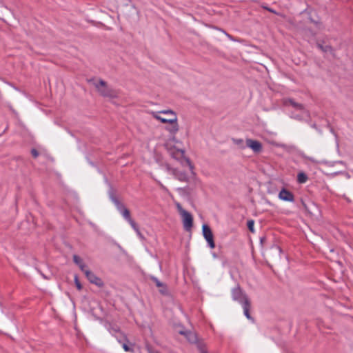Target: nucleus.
<instances>
[{"instance_id": "obj_13", "label": "nucleus", "mask_w": 353, "mask_h": 353, "mask_svg": "<svg viewBox=\"0 0 353 353\" xmlns=\"http://www.w3.org/2000/svg\"><path fill=\"white\" fill-rule=\"evenodd\" d=\"M172 156L174 159H179V157H184L187 164L188 165L190 170L192 171L194 170V165L191 163L189 158L185 157V151L183 150H178L176 152H173Z\"/></svg>"}, {"instance_id": "obj_27", "label": "nucleus", "mask_w": 353, "mask_h": 353, "mask_svg": "<svg viewBox=\"0 0 353 353\" xmlns=\"http://www.w3.org/2000/svg\"><path fill=\"white\" fill-rule=\"evenodd\" d=\"M302 157H303V159L309 160V161H310L312 162H315L316 161L315 159L313 157H307L306 155H303Z\"/></svg>"}, {"instance_id": "obj_8", "label": "nucleus", "mask_w": 353, "mask_h": 353, "mask_svg": "<svg viewBox=\"0 0 353 353\" xmlns=\"http://www.w3.org/2000/svg\"><path fill=\"white\" fill-rule=\"evenodd\" d=\"M181 216L183 218V228L186 231H190L193 226V217L188 211H182Z\"/></svg>"}, {"instance_id": "obj_1", "label": "nucleus", "mask_w": 353, "mask_h": 353, "mask_svg": "<svg viewBox=\"0 0 353 353\" xmlns=\"http://www.w3.org/2000/svg\"><path fill=\"white\" fill-rule=\"evenodd\" d=\"M152 116L163 123H170V126L167 127L166 130L171 134H175L179 131V125L177 123V116L176 113L171 110H165L159 112H151Z\"/></svg>"}, {"instance_id": "obj_7", "label": "nucleus", "mask_w": 353, "mask_h": 353, "mask_svg": "<svg viewBox=\"0 0 353 353\" xmlns=\"http://www.w3.org/2000/svg\"><path fill=\"white\" fill-rule=\"evenodd\" d=\"M203 230V235L208 242L209 246L210 248H215V243L214 241V236L212 232L210 229V228L208 225L204 224L202 227Z\"/></svg>"}, {"instance_id": "obj_19", "label": "nucleus", "mask_w": 353, "mask_h": 353, "mask_svg": "<svg viewBox=\"0 0 353 353\" xmlns=\"http://www.w3.org/2000/svg\"><path fill=\"white\" fill-rule=\"evenodd\" d=\"M308 179V177L306 174L301 172L298 173L297 174V181L299 183H305Z\"/></svg>"}, {"instance_id": "obj_2", "label": "nucleus", "mask_w": 353, "mask_h": 353, "mask_svg": "<svg viewBox=\"0 0 353 353\" xmlns=\"http://www.w3.org/2000/svg\"><path fill=\"white\" fill-rule=\"evenodd\" d=\"M110 199L112 203L115 205L117 210L121 213L123 217L129 223L133 230L136 232L137 235L141 238L143 239V236L139 230V228L135 221L131 218L130 212L125 205L113 194H111Z\"/></svg>"}, {"instance_id": "obj_29", "label": "nucleus", "mask_w": 353, "mask_h": 353, "mask_svg": "<svg viewBox=\"0 0 353 353\" xmlns=\"http://www.w3.org/2000/svg\"><path fill=\"white\" fill-rule=\"evenodd\" d=\"M165 167L166 170H168V172H170L172 173V169H173V168H171L169 164H165Z\"/></svg>"}, {"instance_id": "obj_3", "label": "nucleus", "mask_w": 353, "mask_h": 353, "mask_svg": "<svg viewBox=\"0 0 353 353\" xmlns=\"http://www.w3.org/2000/svg\"><path fill=\"white\" fill-rule=\"evenodd\" d=\"M110 199L112 203L115 205L117 210L121 213L123 217L129 223L133 230L136 232L137 235L141 238L143 239V236L139 230V228L135 221L131 218L130 212L125 205L113 194H111Z\"/></svg>"}, {"instance_id": "obj_31", "label": "nucleus", "mask_w": 353, "mask_h": 353, "mask_svg": "<svg viewBox=\"0 0 353 353\" xmlns=\"http://www.w3.org/2000/svg\"><path fill=\"white\" fill-rule=\"evenodd\" d=\"M270 12H274V11L271 9H268Z\"/></svg>"}, {"instance_id": "obj_10", "label": "nucleus", "mask_w": 353, "mask_h": 353, "mask_svg": "<svg viewBox=\"0 0 353 353\" xmlns=\"http://www.w3.org/2000/svg\"><path fill=\"white\" fill-rule=\"evenodd\" d=\"M279 198L284 201L293 202L294 201L293 193L285 188H282L279 192Z\"/></svg>"}, {"instance_id": "obj_24", "label": "nucleus", "mask_w": 353, "mask_h": 353, "mask_svg": "<svg viewBox=\"0 0 353 353\" xmlns=\"http://www.w3.org/2000/svg\"><path fill=\"white\" fill-rule=\"evenodd\" d=\"M145 349L148 353H159V351L154 349L150 344H145Z\"/></svg>"}, {"instance_id": "obj_26", "label": "nucleus", "mask_w": 353, "mask_h": 353, "mask_svg": "<svg viewBox=\"0 0 353 353\" xmlns=\"http://www.w3.org/2000/svg\"><path fill=\"white\" fill-rule=\"evenodd\" d=\"M31 154L34 158H37L39 154V152L34 148L31 150Z\"/></svg>"}, {"instance_id": "obj_5", "label": "nucleus", "mask_w": 353, "mask_h": 353, "mask_svg": "<svg viewBox=\"0 0 353 353\" xmlns=\"http://www.w3.org/2000/svg\"><path fill=\"white\" fill-rule=\"evenodd\" d=\"M284 105H291L292 108H294L296 110H299L301 112L300 115H297L295 117L296 119H299L300 117H307L310 116V114L307 110H305L304 105L301 103H296L294 99H286L284 100Z\"/></svg>"}, {"instance_id": "obj_9", "label": "nucleus", "mask_w": 353, "mask_h": 353, "mask_svg": "<svg viewBox=\"0 0 353 353\" xmlns=\"http://www.w3.org/2000/svg\"><path fill=\"white\" fill-rule=\"evenodd\" d=\"M84 274L91 283L94 284L98 287L103 285L102 280L96 276L92 272L88 270L84 272Z\"/></svg>"}, {"instance_id": "obj_17", "label": "nucleus", "mask_w": 353, "mask_h": 353, "mask_svg": "<svg viewBox=\"0 0 353 353\" xmlns=\"http://www.w3.org/2000/svg\"><path fill=\"white\" fill-rule=\"evenodd\" d=\"M73 261L75 264H77L80 270L85 272L88 269L86 267V265L83 263V260L77 255L74 254L73 255Z\"/></svg>"}, {"instance_id": "obj_30", "label": "nucleus", "mask_w": 353, "mask_h": 353, "mask_svg": "<svg viewBox=\"0 0 353 353\" xmlns=\"http://www.w3.org/2000/svg\"><path fill=\"white\" fill-rule=\"evenodd\" d=\"M275 248H276V250H278L279 252H281V248H280L279 246L276 245V246H275Z\"/></svg>"}, {"instance_id": "obj_6", "label": "nucleus", "mask_w": 353, "mask_h": 353, "mask_svg": "<svg viewBox=\"0 0 353 353\" xmlns=\"http://www.w3.org/2000/svg\"><path fill=\"white\" fill-rule=\"evenodd\" d=\"M231 295L232 299L234 301L239 302L240 304H243L244 303V301L249 300L245 293H244V292L240 288L239 285H237L236 287L232 289Z\"/></svg>"}, {"instance_id": "obj_20", "label": "nucleus", "mask_w": 353, "mask_h": 353, "mask_svg": "<svg viewBox=\"0 0 353 353\" xmlns=\"http://www.w3.org/2000/svg\"><path fill=\"white\" fill-rule=\"evenodd\" d=\"M196 347L200 353H208L205 347V344L203 342H198L196 344Z\"/></svg>"}, {"instance_id": "obj_14", "label": "nucleus", "mask_w": 353, "mask_h": 353, "mask_svg": "<svg viewBox=\"0 0 353 353\" xmlns=\"http://www.w3.org/2000/svg\"><path fill=\"white\" fill-rule=\"evenodd\" d=\"M151 280L155 283L156 286L159 288V292L163 295L168 294L167 286L165 283L161 282L157 277L152 276Z\"/></svg>"}, {"instance_id": "obj_15", "label": "nucleus", "mask_w": 353, "mask_h": 353, "mask_svg": "<svg viewBox=\"0 0 353 353\" xmlns=\"http://www.w3.org/2000/svg\"><path fill=\"white\" fill-rule=\"evenodd\" d=\"M172 174L175 179L180 181L186 182L188 181V176L184 172L179 171L177 169H172Z\"/></svg>"}, {"instance_id": "obj_16", "label": "nucleus", "mask_w": 353, "mask_h": 353, "mask_svg": "<svg viewBox=\"0 0 353 353\" xmlns=\"http://www.w3.org/2000/svg\"><path fill=\"white\" fill-rule=\"evenodd\" d=\"M180 334L185 336V337L188 340V341L192 343L197 344V343L199 342L198 341L196 334L195 333L192 332H190V331H189V332L181 331Z\"/></svg>"}, {"instance_id": "obj_23", "label": "nucleus", "mask_w": 353, "mask_h": 353, "mask_svg": "<svg viewBox=\"0 0 353 353\" xmlns=\"http://www.w3.org/2000/svg\"><path fill=\"white\" fill-rule=\"evenodd\" d=\"M232 141L234 144H236V145H239L241 148L244 147L243 140L241 139H232Z\"/></svg>"}, {"instance_id": "obj_21", "label": "nucleus", "mask_w": 353, "mask_h": 353, "mask_svg": "<svg viewBox=\"0 0 353 353\" xmlns=\"http://www.w3.org/2000/svg\"><path fill=\"white\" fill-rule=\"evenodd\" d=\"M317 47L324 52H328L332 51V47L329 45L323 46L322 44L318 43Z\"/></svg>"}, {"instance_id": "obj_11", "label": "nucleus", "mask_w": 353, "mask_h": 353, "mask_svg": "<svg viewBox=\"0 0 353 353\" xmlns=\"http://www.w3.org/2000/svg\"><path fill=\"white\" fill-rule=\"evenodd\" d=\"M121 336L118 338L119 343L121 345L122 347L124 349L125 352H132V344L130 343L128 339L125 335L119 334Z\"/></svg>"}, {"instance_id": "obj_12", "label": "nucleus", "mask_w": 353, "mask_h": 353, "mask_svg": "<svg viewBox=\"0 0 353 353\" xmlns=\"http://www.w3.org/2000/svg\"><path fill=\"white\" fill-rule=\"evenodd\" d=\"M246 145L256 153H259L262 150V144L256 140L250 139H247Z\"/></svg>"}, {"instance_id": "obj_22", "label": "nucleus", "mask_w": 353, "mask_h": 353, "mask_svg": "<svg viewBox=\"0 0 353 353\" xmlns=\"http://www.w3.org/2000/svg\"><path fill=\"white\" fill-rule=\"evenodd\" d=\"M254 221L253 220L248 221L247 226H248L249 230L252 233L254 232Z\"/></svg>"}, {"instance_id": "obj_18", "label": "nucleus", "mask_w": 353, "mask_h": 353, "mask_svg": "<svg viewBox=\"0 0 353 353\" xmlns=\"http://www.w3.org/2000/svg\"><path fill=\"white\" fill-rule=\"evenodd\" d=\"M243 309V313L244 315L246 316L248 319H252L250 314V309L251 307V303L250 300H246L244 301V303L241 304Z\"/></svg>"}, {"instance_id": "obj_25", "label": "nucleus", "mask_w": 353, "mask_h": 353, "mask_svg": "<svg viewBox=\"0 0 353 353\" xmlns=\"http://www.w3.org/2000/svg\"><path fill=\"white\" fill-rule=\"evenodd\" d=\"M74 283H75L77 288L79 290H81L82 289V285H81L80 281H79L78 276L77 275L74 276Z\"/></svg>"}, {"instance_id": "obj_28", "label": "nucleus", "mask_w": 353, "mask_h": 353, "mask_svg": "<svg viewBox=\"0 0 353 353\" xmlns=\"http://www.w3.org/2000/svg\"><path fill=\"white\" fill-rule=\"evenodd\" d=\"M176 206H177V209H178V210H179V212L180 214H182V211H186L185 210H184V209L181 206V205H180L179 203H178V204L176 205Z\"/></svg>"}, {"instance_id": "obj_4", "label": "nucleus", "mask_w": 353, "mask_h": 353, "mask_svg": "<svg viewBox=\"0 0 353 353\" xmlns=\"http://www.w3.org/2000/svg\"><path fill=\"white\" fill-rule=\"evenodd\" d=\"M89 82H92L97 89V92L103 97L107 98H115L117 97V92L112 87L109 86L108 83L102 80L99 79L98 81L90 79Z\"/></svg>"}]
</instances>
